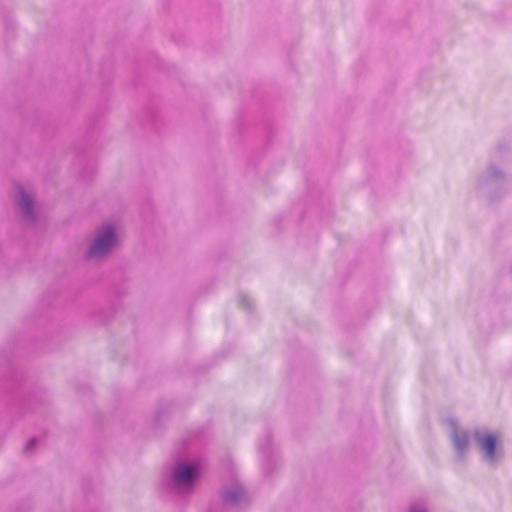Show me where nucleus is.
<instances>
[{"label":"nucleus","instance_id":"1","mask_svg":"<svg viewBox=\"0 0 512 512\" xmlns=\"http://www.w3.org/2000/svg\"><path fill=\"white\" fill-rule=\"evenodd\" d=\"M116 244L114 232L110 226L103 228L90 247L88 254L91 257H102Z\"/></svg>","mask_w":512,"mask_h":512},{"label":"nucleus","instance_id":"4","mask_svg":"<svg viewBox=\"0 0 512 512\" xmlns=\"http://www.w3.org/2000/svg\"><path fill=\"white\" fill-rule=\"evenodd\" d=\"M454 444L458 450H462L468 444V436L466 434H454L453 437Z\"/></svg>","mask_w":512,"mask_h":512},{"label":"nucleus","instance_id":"3","mask_svg":"<svg viewBox=\"0 0 512 512\" xmlns=\"http://www.w3.org/2000/svg\"><path fill=\"white\" fill-rule=\"evenodd\" d=\"M481 446L486 456L490 459L494 457L496 438L492 435H488L481 440Z\"/></svg>","mask_w":512,"mask_h":512},{"label":"nucleus","instance_id":"5","mask_svg":"<svg viewBox=\"0 0 512 512\" xmlns=\"http://www.w3.org/2000/svg\"><path fill=\"white\" fill-rule=\"evenodd\" d=\"M19 203L22 207V209L28 213L29 212V208H30V198L27 194H25L23 191L20 192V199H19Z\"/></svg>","mask_w":512,"mask_h":512},{"label":"nucleus","instance_id":"2","mask_svg":"<svg viewBox=\"0 0 512 512\" xmlns=\"http://www.w3.org/2000/svg\"><path fill=\"white\" fill-rule=\"evenodd\" d=\"M197 468L193 465H180L174 471V479L177 484H189L197 476Z\"/></svg>","mask_w":512,"mask_h":512}]
</instances>
